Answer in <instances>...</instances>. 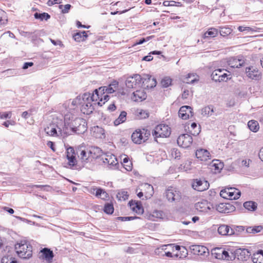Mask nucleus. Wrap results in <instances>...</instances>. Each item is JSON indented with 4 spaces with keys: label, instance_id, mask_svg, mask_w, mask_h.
Segmentation results:
<instances>
[{
    "label": "nucleus",
    "instance_id": "nucleus-28",
    "mask_svg": "<svg viewBox=\"0 0 263 263\" xmlns=\"http://www.w3.org/2000/svg\"><path fill=\"white\" fill-rule=\"evenodd\" d=\"M102 160L105 164H107L110 166H115L118 162L116 156L112 154H106L103 157Z\"/></svg>",
    "mask_w": 263,
    "mask_h": 263
},
{
    "label": "nucleus",
    "instance_id": "nucleus-64",
    "mask_svg": "<svg viewBox=\"0 0 263 263\" xmlns=\"http://www.w3.org/2000/svg\"><path fill=\"white\" fill-rule=\"evenodd\" d=\"M190 95V91L188 90L184 89L182 94V98L183 99H187Z\"/></svg>",
    "mask_w": 263,
    "mask_h": 263
},
{
    "label": "nucleus",
    "instance_id": "nucleus-51",
    "mask_svg": "<svg viewBox=\"0 0 263 263\" xmlns=\"http://www.w3.org/2000/svg\"><path fill=\"white\" fill-rule=\"evenodd\" d=\"M170 153L172 157L174 159H179L180 157L181 153L177 148H173L171 149Z\"/></svg>",
    "mask_w": 263,
    "mask_h": 263
},
{
    "label": "nucleus",
    "instance_id": "nucleus-14",
    "mask_svg": "<svg viewBox=\"0 0 263 263\" xmlns=\"http://www.w3.org/2000/svg\"><path fill=\"white\" fill-rule=\"evenodd\" d=\"M66 157L69 168H72L77 165V160L76 158L74 150L72 147H70L67 148Z\"/></svg>",
    "mask_w": 263,
    "mask_h": 263
},
{
    "label": "nucleus",
    "instance_id": "nucleus-39",
    "mask_svg": "<svg viewBox=\"0 0 263 263\" xmlns=\"http://www.w3.org/2000/svg\"><path fill=\"white\" fill-rule=\"evenodd\" d=\"M141 187L146 191V197H151L154 194L153 186L148 183H144L141 185Z\"/></svg>",
    "mask_w": 263,
    "mask_h": 263
},
{
    "label": "nucleus",
    "instance_id": "nucleus-57",
    "mask_svg": "<svg viewBox=\"0 0 263 263\" xmlns=\"http://www.w3.org/2000/svg\"><path fill=\"white\" fill-rule=\"evenodd\" d=\"M59 7L60 8L62 9V12L63 13H66L68 12L71 6L70 4H66L64 6L60 5Z\"/></svg>",
    "mask_w": 263,
    "mask_h": 263
},
{
    "label": "nucleus",
    "instance_id": "nucleus-47",
    "mask_svg": "<svg viewBox=\"0 0 263 263\" xmlns=\"http://www.w3.org/2000/svg\"><path fill=\"white\" fill-rule=\"evenodd\" d=\"M7 22L6 13L2 9H0V25H5Z\"/></svg>",
    "mask_w": 263,
    "mask_h": 263
},
{
    "label": "nucleus",
    "instance_id": "nucleus-45",
    "mask_svg": "<svg viewBox=\"0 0 263 263\" xmlns=\"http://www.w3.org/2000/svg\"><path fill=\"white\" fill-rule=\"evenodd\" d=\"M222 253V258H221V259L232 260L235 258V256L232 252H231V255H230L229 253L223 249Z\"/></svg>",
    "mask_w": 263,
    "mask_h": 263
},
{
    "label": "nucleus",
    "instance_id": "nucleus-59",
    "mask_svg": "<svg viewBox=\"0 0 263 263\" xmlns=\"http://www.w3.org/2000/svg\"><path fill=\"white\" fill-rule=\"evenodd\" d=\"M100 93L101 95H102V92H100ZM108 99L109 96L107 94L104 95L103 96H100L99 95V99L98 100V101H100V102H103L102 104H104L105 102L108 100Z\"/></svg>",
    "mask_w": 263,
    "mask_h": 263
},
{
    "label": "nucleus",
    "instance_id": "nucleus-41",
    "mask_svg": "<svg viewBox=\"0 0 263 263\" xmlns=\"http://www.w3.org/2000/svg\"><path fill=\"white\" fill-rule=\"evenodd\" d=\"M248 126L249 129L253 132H256L259 129V124L257 121L255 120H251L248 122Z\"/></svg>",
    "mask_w": 263,
    "mask_h": 263
},
{
    "label": "nucleus",
    "instance_id": "nucleus-26",
    "mask_svg": "<svg viewBox=\"0 0 263 263\" xmlns=\"http://www.w3.org/2000/svg\"><path fill=\"white\" fill-rule=\"evenodd\" d=\"M91 162L102 155V151L98 147L93 146L88 149Z\"/></svg>",
    "mask_w": 263,
    "mask_h": 263
},
{
    "label": "nucleus",
    "instance_id": "nucleus-8",
    "mask_svg": "<svg viewBox=\"0 0 263 263\" xmlns=\"http://www.w3.org/2000/svg\"><path fill=\"white\" fill-rule=\"evenodd\" d=\"M149 135V132L145 129H139L132 134V139L135 143L140 144L145 142Z\"/></svg>",
    "mask_w": 263,
    "mask_h": 263
},
{
    "label": "nucleus",
    "instance_id": "nucleus-32",
    "mask_svg": "<svg viewBox=\"0 0 263 263\" xmlns=\"http://www.w3.org/2000/svg\"><path fill=\"white\" fill-rule=\"evenodd\" d=\"M146 98V94L143 90H138L133 93L132 99L136 102L142 101Z\"/></svg>",
    "mask_w": 263,
    "mask_h": 263
},
{
    "label": "nucleus",
    "instance_id": "nucleus-7",
    "mask_svg": "<svg viewBox=\"0 0 263 263\" xmlns=\"http://www.w3.org/2000/svg\"><path fill=\"white\" fill-rule=\"evenodd\" d=\"M220 196L230 200H236L239 198L241 192L234 187H228L222 190L220 193Z\"/></svg>",
    "mask_w": 263,
    "mask_h": 263
},
{
    "label": "nucleus",
    "instance_id": "nucleus-25",
    "mask_svg": "<svg viewBox=\"0 0 263 263\" xmlns=\"http://www.w3.org/2000/svg\"><path fill=\"white\" fill-rule=\"evenodd\" d=\"M118 82L117 81H114L108 86H104L103 88L100 87L98 90L99 91V93H101L102 91L105 90V92L106 93H112L118 88Z\"/></svg>",
    "mask_w": 263,
    "mask_h": 263
},
{
    "label": "nucleus",
    "instance_id": "nucleus-15",
    "mask_svg": "<svg viewBox=\"0 0 263 263\" xmlns=\"http://www.w3.org/2000/svg\"><path fill=\"white\" fill-rule=\"evenodd\" d=\"M217 231L218 234L222 236H231L235 234L234 228L227 224L220 225Z\"/></svg>",
    "mask_w": 263,
    "mask_h": 263
},
{
    "label": "nucleus",
    "instance_id": "nucleus-50",
    "mask_svg": "<svg viewBox=\"0 0 263 263\" xmlns=\"http://www.w3.org/2000/svg\"><path fill=\"white\" fill-rule=\"evenodd\" d=\"M114 208L112 204L110 203H106L104 205V212L108 214H111L113 213Z\"/></svg>",
    "mask_w": 263,
    "mask_h": 263
},
{
    "label": "nucleus",
    "instance_id": "nucleus-46",
    "mask_svg": "<svg viewBox=\"0 0 263 263\" xmlns=\"http://www.w3.org/2000/svg\"><path fill=\"white\" fill-rule=\"evenodd\" d=\"M232 30L229 27H220L219 33L221 36H226L231 34Z\"/></svg>",
    "mask_w": 263,
    "mask_h": 263
},
{
    "label": "nucleus",
    "instance_id": "nucleus-58",
    "mask_svg": "<svg viewBox=\"0 0 263 263\" xmlns=\"http://www.w3.org/2000/svg\"><path fill=\"white\" fill-rule=\"evenodd\" d=\"M117 218L122 221H128L131 220H134L136 218H139L138 217H133V216H129V217H118Z\"/></svg>",
    "mask_w": 263,
    "mask_h": 263
},
{
    "label": "nucleus",
    "instance_id": "nucleus-60",
    "mask_svg": "<svg viewBox=\"0 0 263 263\" xmlns=\"http://www.w3.org/2000/svg\"><path fill=\"white\" fill-rule=\"evenodd\" d=\"M262 229L263 228L261 226H257L253 227V234L260 232L262 230Z\"/></svg>",
    "mask_w": 263,
    "mask_h": 263
},
{
    "label": "nucleus",
    "instance_id": "nucleus-43",
    "mask_svg": "<svg viewBox=\"0 0 263 263\" xmlns=\"http://www.w3.org/2000/svg\"><path fill=\"white\" fill-rule=\"evenodd\" d=\"M34 16L35 18L40 20L41 21H47L50 17V15L48 13L46 12H43L41 13L36 12L34 13Z\"/></svg>",
    "mask_w": 263,
    "mask_h": 263
},
{
    "label": "nucleus",
    "instance_id": "nucleus-44",
    "mask_svg": "<svg viewBox=\"0 0 263 263\" xmlns=\"http://www.w3.org/2000/svg\"><path fill=\"white\" fill-rule=\"evenodd\" d=\"M214 112V107L213 106H208L204 107L201 110V114L203 116H211Z\"/></svg>",
    "mask_w": 263,
    "mask_h": 263
},
{
    "label": "nucleus",
    "instance_id": "nucleus-11",
    "mask_svg": "<svg viewBox=\"0 0 263 263\" xmlns=\"http://www.w3.org/2000/svg\"><path fill=\"white\" fill-rule=\"evenodd\" d=\"M245 72L247 77L252 80L259 81L262 78L261 72L256 66L247 67L245 69Z\"/></svg>",
    "mask_w": 263,
    "mask_h": 263
},
{
    "label": "nucleus",
    "instance_id": "nucleus-33",
    "mask_svg": "<svg viewBox=\"0 0 263 263\" xmlns=\"http://www.w3.org/2000/svg\"><path fill=\"white\" fill-rule=\"evenodd\" d=\"M228 64L231 68H240L243 64V61L239 59L232 57L228 60Z\"/></svg>",
    "mask_w": 263,
    "mask_h": 263
},
{
    "label": "nucleus",
    "instance_id": "nucleus-20",
    "mask_svg": "<svg viewBox=\"0 0 263 263\" xmlns=\"http://www.w3.org/2000/svg\"><path fill=\"white\" fill-rule=\"evenodd\" d=\"M196 157L200 161H206L211 159V155L208 151L203 148H199L196 152Z\"/></svg>",
    "mask_w": 263,
    "mask_h": 263
},
{
    "label": "nucleus",
    "instance_id": "nucleus-17",
    "mask_svg": "<svg viewBox=\"0 0 263 263\" xmlns=\"http://www.w3.org/2000/svg\"><path fill=\"white\" fill-rule=\"evenodd\" d=\"M212 204L206 200H202L198 202L195 205L196 210L200 212H207L210 210Z\"/></svg>",
    "mask_w": 263,
    "mask_h": 263
},
{
    "label": "nucleus",
    "instance_id": "nucleus-5",
    "mask_svg": "<svg viewBox=\"0 0 263 263\" xmlns=\"http://www.w3.org/2000/svg\"><path fill=\"white\" fill-rule=\"evenodd\" d=\"M82 100V96H79L73 100H69L64 104V106L65 108L64 112H71L74 114L78 113V106L81 105Z\"/></svg>",
    "mask_w": 263,
    "mask_h": 263
},
{
    "label": "nucleus",
    "instance_id": "nucleus-48",
    "mask_svg": "<svg viewBox=\"0 0 263 263\" xmlns=\"http://www.w3.org/2000/svg\"><path fill=\"white\" fill-rule=\"evenodd\" d=\"M128 197L127 192L124 191L119 192L117 195V198L119 200H125L128 198Z\"/></svg>",
    "mask_w": 263,
    "mask_h": 263
},
{
    "label": "nucleus",
    "instance_id": "nucleus-22",
    "mask_svg": "<svg viewBox=\"0 0 263 263\" xmlns=\"http://www.w3.org/2000/svg\"><path fill=\"white\" fill-rule=\"evenodd\" d=\"M192 186L195 190L202 192L208 189L209 184L206 181H202L197 179L194 181Z\"/></svg>",
    "mask_w": 263,
    "mask_h": 263
},
{
    "label": "nucleus",
    "instance_id": "nucleus-24",
    "mask_svg": "<svg viewBox=\"0 0 263 263\" xmlns=\"http://www.w3.org/2000/svg\"><path fill=\"white\" fill-rule=\"evenodd\" d=\"M128 205L130 209L138 214H142L144 212V209L142 207L141 201H136L131 200L129 202Z\"/></svg>",
    "mask_w": 263,
    "mask_h": 263
},
{
    "label": "nucleus",
    "instance_id": "nucleus-52",
    "mask_svg": "<svg viewBox=\"0 0 263 263\" xmlns=\"http://www.w3.org/2000/svg\"><path fill=\"white\" fill-rule=\"evenodd\" d=\"M161 83L163 87L166 88L171 85L172 79L169 77H165L162 80Z\"/></svg>",
    "mask_w": 263,
    "mask_h": 263
},
{
    "label": "nucleus",
    "instance_id": "nucleus-12",
    "mask_svg": "<svg viewBox=\"0 0 263 263\" xmlns=\"http://www.w3.org/2000/svg\"><path fill=\"white\" fill-rule=\"evenodd\" d=\"M142 82L144 83L143 77L138 74H135L133 76L127 78L126 80V85L128 88H134L139 86Z\"/></svg>",
    "mask_w": 263,
    "mask_h": 263
},
{
    "label": "nucleus",
    "instance_id": "nucleus-6",
    "mask_svg": "<svg viewBox=\"0 0 263 263\" xmlns=\"http://www.w3.org/2000/svg\"><path fill=\"white\" fill-rule=\"evenodd\" d=\"M171 133V128L166 124H161L156 126L152 132L153 136L155 138H166Z\"/></svg>",
    "mask_w": 263,
    "mask_h": 263
},
{
    "label": "nucleus",
    "instance_id": "nucleus-49",
    "mask_svg": "<svg viewBox=\"0 0 263 263\" xmlns=\"http://www.w3.org/2000/svg\"><path fill=\"white\" fill-rule=\"evenodd\" d=\"M2 263H18L13 257L5 256L2 259Z\"/></svg>",
    "mask_w": 263,
    "mask_h": 263
},
{
    "label": "nucleus",
    "instance_id": "nucleus-54",
    "mask_svg": "<svg viewBox=\"0 0 263 263\" xmlns=\"http://www.w3.org/2000/svg\"><path fill=\"white\" fill-rule=\"evenodd\" d=\"M137 113L141 119H145L148 117V113L146 110L142 109L138 110Z\"/></svg>",
    "mask_w": 263,
    "mask_h": 263
},
{
    "label": "nucleus",
    "instance_id": "nucleus-34",
    "mask_svg": "<svg viewBox=\"0 0 263 263\" xmlns=\"http://www.w3.org/2000/svg\"><path fill=\"white\" fill-rule=\"evenodd\" d=\"M143 81H144V85L148 82L150 84L146 85L147 88H152L155 87L157 85L156 80L155 78H152L151 76L148 74H145L143 76Z\"/></svg>",
    "mask_w": 263,
    "mask_h": 263
},
{
    "label": "nucleus",
    "instance_id": "nucleus-13",
    "mask_svg": "<svg viewBox=\"0 0 263 263\" xmlns=\"http://www.w3.org/2000/svg\"><path fill=\"white\" fill-rule=\"evenodd\" d=\"M193 142L191 136L187 134L180 135L177 139V144L183 148H187L191 146Z\"/></svg>",
    "mask_w": 263,
    "mask_h": 263
},
{
    "label": "nucleus",
    "instance_id": "nucleus-21",
    "mask_svg": "<svg viewBox=\"0 0 263 263\" xmlns=\"http://www.w3.org/2000/svg\"><path fill=\"white\" fill-rule=\"evenodd\" d=\"M235 258L237 257L239 260H246L250 255V252L247 249L238 248L234 251Z\"/></svg>",
    "mask_w": 263,
    "mask_h": 263
},
{
    "label": "nucleus",
    "instance_id": "nucleus-1",
    "mask_svg": "<svg viewBox=\"0 0 263 263\" xmlns=\"http://www.w3.org/2000/svg\"><path fill=\"white\" fill-rule=\"evenodd\" d=\"M77 115L71 112H64V126L63 128H59L60 134H65L67 136L72 133L82 134L87 130L86 121L78 117Z\"/></svg>",
    "mask_w": 263,
    "mask_h": 263
},
{
    "label": "nucleus",
    "instance_id": "nucleus-31",
    "mask_svg": "<svg viewBox=\"0 0 263 263\" xmlns=\"http://www.w3.org/2000/svg\"><path fill=\"white\" fill-rule=\"evenodd\" d=\"M181 249V247L180 246L176 245L175 246L173 244H168V245H162L160 247L157 248V252H159V250H162V252L165 253V252L167 251V250H171L173 251L174 250L179 251ZM182 249L183 250H185V249L184 247L182 248Z\"/></svg>",
    "mask_w": 263,
    "mask_h": 263
},
{
    "label": "nucleus",
    "instance_id": "nucleus-3",
    "mask_svg": "<svg viewBox=\"0 0 263 263\" xmlns=\"http://www.w3.org/2000/svg\"><path fill=\"white\" fill-rule=\"evenodd\" d=\"M16 253L20 257L27 259L32 256V246L25 241H21L15 246Z\"/></svg>",
    "mask_w": 263,
    "mask_h": 263
},
{
    "label": "nucleus",
    "instance_id": "nucleus-62",
    "mask_svg": "<svg viewBox=\"0 0 263 263\" xmlns=\"http://www.w3.org/2000/svg\"><path fill=\"white\" fill-rule=\"evenodd\" d=\"M251 162V160L249 159H246L242 160L241 164L242 166H245L246 167H249L250 162Z\"/></svg>",
    "mask_w": 263,
    "mask_h": 263
},
{
    "label": "nucleus",
    "instance_id": "nucleus-38",
    "mask_svg": "<svg viewBox=\"0 0 263 263\" xmlns=\"http://www.w3.org/2000/svg\"><path fill=\"white\" fill-rule=\"evenodd\" d=\"M245 209L250 211H254L257 209V204L253 201H246L243 203Z\"/></svg>",
    "mask_w": 263,
    "mask_h": 263
},
{
    "label": "nucleus",
    "instance_id": "nucleus-53",
    "mask_svg": "<svg viewBox=\"0 0 263 263\" xmlns=\"http://www.w3.org/2000/svg\"><path fill=\"white\" fill-rule=\"evenodd\" d=\"M103 191V189L101 188L92 187L91 189L90 193L92 194H95L97 197L100 198Z\"/></svg>",
    "mask_w": 263,
    "mask_h": 263
},
{
    "label": "nucleus",
    "instance_id": "nucleus-16",
    "mask_svg": "<svg viewBox=\"0 0 263 263\" xmlns=\"http://www.w3.org/2000/svg\"><path fill=\"white\" fill-rule=\"evenodd\" d=\"M192 253L196 255H205L209 254L208 249L204 246L192 245L190 247Z\"/></svg>",
    "mask_w": 263,
    "mask_h": 263
},
{
    "label": "nucleus",
    "instance_id": "nucleus-63",
    "mask_svg": "<svg viewBox=\"0 0 263 263\" xmlns=\"http://www.w3.org/2000/svg\"><path fill=\"white\" fill-rule=\"evenodd\" d=\"M123 165L125 170L127 171H130L132 170V164L131 162L123 164Z\"/></svg>",
    "mask_w": 263,
    "mask_h": 263
},
{
    "label": "nucleus",
    "instance_id": "nucleus-4",
    "mask_svg": "<svg viewBox=\"0 0 263 263\" xmlns=\"http://www.w3.org/2000/svg\"><path fill=\"white\" fill-rule=\"evenodd\" d=\"M211 78L215 82H226L231 79V73L228 69L218 68L212 72Z\"/></svg>",
    "mask_w": 263,
    "mask_h": 263
},
{
    "label": "nucleus",
    "instance_id": "nucleus-37",
    "mask_svg": "<svg viewBox=\"0 0 263 263\" xmlns=\"http://www.w3.org/2000/svg\"><path fill=\"white\" fill-rule=\"evenodd\" d=\"M126 115L127 113L126 111H121L119 117L117 119H116L114 122L115 125L117 126L124 122L126 120Z\"/></svg>",
    "mask_w": 263,
    "mask_h": 263
},
{
    "label": "nucleus",
    "instance_id": "nucleus-23",
    "mask_svg": "<svg viewBox=\"0 0 263 263\" xmlns=\"http://www.w3.org/2000/svg\"><path fill=\"white\" fill-rule=\"evenodd\" d=\"M178 114L181 119L186 120L189 118L190 116H193L192 108L189 106H183L180 107Z\"/></svg>",
    "mask_w": 263,
    "mask_h": 263
},
{
    "label": "nucleus",
    "instance_id": "nucleus-61",
    "mask_svg": "<svg viewBox=\"0 0 263 263\" xmlns=\"http://www.w3.org/2000/svg\"><path fill=\"white\" fill-rule=\"evenodd\" d=\"M109 197L108 194L106 192V191L103 190V192L101 193V195L100 198L103 200H107Z\"/></svg>",
    "mask_w": 263,
    "mask_h": 263
},
{
    "label": "nucleus",
    "instance_id": "nucleus-36",
    "mask_svg": "<svg viewBox=\"0 0 263 263\" xmlns=\"http://www.w3.org/2000/svg\"><path fill=\"white\" fill-rule=\"evenodd\" d=\"M87 37V32L85 31H79L75 33L73 36V39L77 42L83 41Z\"/></svg>",
    "mask_w": 263,
    "mask_h": 263
},
{
    "label": "nucleus",
    "instance_id": "nucleus-40",
    "mask_svg": "<svg viewBox=\"0 0 263 263\" xmlns=\"http://www.w3.org/2000/svg\"><path fill=\"white\" fill-rule=\"evenodd\" d=\"M218 32L217 29L211 28L204 33V38L215 37L218 34Z\"/></svg>",
    "mask_w": 263,
    "mask_h": 263
},
{
    "label": "nucleus",
    "instance_id": "nucleus-18",
    "mask_svg": "<svg viewBox=\"0 0 263 263\" xmlns=\"http://www.w3.org/2000/svg\"><path fill=\"white\" fill-rule=\"evenodd\" d=\"M41 254L40 258L45 260L48 263H51L52 261L54 254L53 251L50 249L44 248L40 251Z\"/></svg>",
    "mask_w": 263,
    "mask_h": 263
},
{
    "label": "nucleus",
    "instance_id": "nucleus-10",
    "mask_svg": "<svg viewBox=\"0 0 263 263\" xmlns=\"http://www.w3.org/2000/svg\"><path fill=\"white\" fill-rule=\"evenodd\" d=\"M64 125H63V123L62 121L58 124H55L54 123L50 124L48 126L46 127L44 129L45 133L49 135L52 136H66L65 134H60L59 132V128H63Z\"/></svg>",
    "mask_w": 263,
    "mask_h": 263
},
{
    "label": "nucleus",
    "instance_id": "nucleus-35",
    "mask_svg": "<svg viewBox=\"0 0 263 263\" xmlns=\"http://www.w3.org/2000/svg\"><path fill=\"white\" fill-rule=\"evenodd\" d=\"M252 260L254 263H263V250H259L254 253L252 256Z\"/></svg>",
    "mask_w": 263,
    "mask_h": 263
},
{
    "label": "nucleus",
    "instance_id": "nucleus-42",
    "mask_svg": "<svg viewBox=\"0 0 263 263\" xmlns=\"http://www.w3.org/2000/svg\"><path fill=\"white\" fill-rule=\"evenodd\" d=\"M223 248H216L212 250V254L215 258L221 259L222 258V252Z\"/></svg>",
    "mask_w": 263,
    "mask_h": 263
},
{
    "label": "nucleus",
    "instance_id": "nucleus-56",
    "mask_svg": "<svg viewBox=\"0 0 263 263\" xmlns=\"http://www.w3.org/2000/svg\"><path fill=\"white\" fill-rule=\"evenodd\" d=\"M238 30L240 32H242L244 31H248L249 32H254L256 31L255 29L253 28H251L249 27H245V26H239L238 28Z\"/></svg>",
    "mask_w": 263,
    "mask_h": 263
},
{
    "label": "nucleus",
    "instance_id": "nucleus-27",
    "mask_svg": "<svg viewBox=\"0 0 263 263\" xmlns=\"http://www.w3.org/2000/svg\"><path fill=\"white\" fill-rule=\"evenodd\" d=\"M234 209L235 207L229 203H221L216 206V210L219 213H228Z\"/></svg>",
    "mask_w": 263,
    "mask_h": 263
},
{
    "label": "nucleus",
    "instance_id": "nucleus-29",
    "mask_svg": "<svg viewBox=\"0 0 263 263\" xmlns=\"http://www.w3.org/2000/svg\"><path fill=\"white\" fill-rule=\"evenodd\" d=\"M223 166V163L217 159L213 160L210 164V168L214 173H219Z\"/></svg>",
    "mask_w": 263,
    "mask_h": 263
},
{
    "label": "nucleus",
    "instance_id": "nucleus-30",
    "mask_svg": "<svg viewBox=\"0 0 263 263\" xmlns=\"http://www.w3.org/2000/svg\"><path fill=\"white\" fill-rule=\"evenodd\" d=\"M199 77L196 73H188L183 78V82L187 84H194L199 81Z\"/></svg>",
    "mask_w": 263,
    "mask_h": 263
},
{
    "label": "nucleus",
    "instance_id": "nucleus-9",
    "mask_svg": "<svg viewBox=\"0 0 263 263\" xmlns=\"http://www.w3.org/2000/svg\"><path fill=\"white\" fill-rule=\"evenodd\" d=\"M164 195L170 202H179L181 198V193L173 187H169L166 189Z\"/></svg>",
    "mask_w": 263,
    "mask_h": 263
},
{
    "label": "nucleus",
    "instance_id": "nucleus-55",
    "mask_svg": "<svg viewBox=\"0 0 263 263\" xmlns=\"http://www.w3.org/2000/svg\"><path fill=\"white\" fill-rule=\"evenodd\" d=\"M12 113L11 111L1 112H0V119H10L11 118Z\"/></svg>",
    "mask_w": 263,
    "mask_h": 263
},
{
    "label": "nucleus",
    "instance_id": "nucleus-19",
    "mask_svg": "<svg viewBox=\"0 0 263 263\" xmlns=\"http://www.w3.org/2000/svg\"><path fill=\"white\" fill-rule=\"evenodd\" d=\"M77 155L78 158L84 164L91 162L88 149H80L77 152Z\"/></svg>",
    "mask_w": 263,
    "mask_h": 263
},
{
    "label": "nucleus",
    "instance_id": "nucleus-2",
    "mask_svg": "<svg viewBox=\"0 0 263 263\" xmlns=\"http://www.w3.org/2000/svg\"><path fill=\"white\" fill-rule=\"evenodd\" d=\"M99 99V91L95 89L92 93H84L82 95V100L81 104V111L86 115H89L94 110L92 102H97Z\"/></svg>",
    "mask_w": 263,
    "mask_h": 263
}]
</instances>
